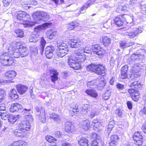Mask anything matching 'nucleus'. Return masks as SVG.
Masks as SVG:
<instances>
[{
  "mask_svg": "<svg viewBox=\"0 0 146 146\" xmlns=\"http://www.w3.org/2000/svg\"><path fill=\"white\" fill-rule=\"evenodd\" d=\"M51 80L52 82L54 83L58 79L57 76L58 73L56 70H52L50 71Z\"/></svg>",
  "mask_w": 146,
  "mask_h": 146,
  "instance_id": "nucleus-22",
  "label": "nucleus"
},
{
  "mask_svg": "<svg viewBox=\"0 0 146 146\" xmlns=\"http://www.w3.org/2000/svg\"><path fill=\"white\" fill-rule=\"evenodd\" d=\"M77 26V24L76 23L72 22L68 25L67 29L68 30H72Z\"/></svg>",
  "mask_w": 146,
  "mask_h": 146,
  "instance_id": "nucleus-43",
  "label": "nucleus"
},
{
  "mask_svg": "<svg viewBox=\"0 0 146 146\" xmlns=\"http://www.w3.org/2000/svg\"><path fill=\"white\" fill-rule=\"evenodd\" d=\"M127 77V73L125 72L121 71V78L122 79L126 78Z\"/></svg>",
  "mask_w": 146,
  "mask_h": 146,
  "instance_id": "nucleus-55",
  "label": "nucleus"
},
{
  "mask_svg": "<svg viewBox=\"0 0 146 146\" xmlns=\"http://www.w3.org/2000/svg\"><path fill=\"white\" fill-rule=\"evenodd\" d=\"M85 55L81 52L78 51L74 57H71L69 58L68 64L70 67L74 69L77 70L81 67L80 62H83L85 59Z\"/></svg>",
  "mask_w": 146,
  "mask_h": 146,
  "instance_id": "nucleus-1",
  "label": "nucleus"
},
{
  "mask_svg": "<svg viewBox=\"0 0 146 146\" xmlns=\"http://www.w3.org/2000/svg\"><path fill=\"white\" fill-rule=\"evenodd\" d=\"M14 146H25L26 145V143L21 140H19L14 142Z\"/></svg>",
  "mask_w": 146,
  "mask_h": 146,
  "instance_id": "nucleus-39",
  "label": "nucleus"
},
{
  "mask_svg": "<svg viewBox=\"0 0 146 146\" xmlns=\"http://www.w3.org/2000/svg\"><path fill=\"white\" fill-rule=\"evenodd\" d=\"M39 38V35H35L33 34L30 35L29 39V41L31 42H35L38 40Z\"/></svg>",
  "mask_w": 146,
  "mask_h": 146,
  "instance_id": "nucleus-32",
  "label": "nucleus"
},
{
  "mask_svg": "<svg viewBox=\"0 0 146 146\" xmlns=\"http://www.w3.org/2000/svg\"><path fill=\"white\" fill-rule=\"evenodd\" d=\"M65 131L68 133H71L74 131V126L72 124V123L69 121L65 122Z\"/></svg>",
  "mask_w": 146,
  "mask_h": 146,
  "instance_id": "nucleus-17",
  "label": "nucleus"
},
{
  "mask_svg": "<svg viewBox=\"0 0 146 146\" xmlns=\"http://www.w3.org/2000/svg\"><path fill=\"white\" fill-rule=\"evenodd\" d=\"M19 49L20 53V56L21 57L27 56L29 54L28 49L27 47L20 46Z\"/></svg>",
  "mask_w": 146,
  "mask_h": 146,
  "instance_id": "nucleus-20",
  "label": "nucleus"
},
{
  "mask_svg": "<svg viewBox=\"0 0 146 146\" xmlns=\"http://www.w3.org/2000/svg\"><path fill=\"white\" fill-rule=\"evenodd\" d=\"M142 32L141 28H134L133 31H131V32H125L124 33L125 35L128 36L130 38H133L137 36L139 33H141Z\"/></svg>",
  "mask_w": 146,
  "mask_h": 146,
  "instance_id": "nucleus-9",
  "label": "nucleus"
},
{
  "mask_svg": "<svg viewBox=\"0 0 146 146\" xmlns=\"http://www.w3.org/2000/svg\"><path fill=\"white\" fill-rule=\"evenodd\" d=\"M33 18L37 23L39 21H48L50 18V16L47 12L43 11L37 12L33 15Z\"/></svg>",
  "mask_w": 146,
  "mask_h": 146,
  "instance_id": "nucleus-5",
  "label": "nucleus"
},
{
  "mask_svg": "<svg viewBox=\"0 0 146 146\" xmlns=\"http://www.w3.org/2000/svg\"><path fill=\"white\" fill-rule=\"evenodd\" d=\"M86 69L88 71H92L102 76L105 75V66L97 63L91 64L87 66Z\"/></svg>",
  "mask_w": 146,
  "mask_h": 146,
  "instance_id": "nucleus-3",
  "label": "nucleus"
},
{
  "mask_svg": "<svg viewBox=\"0 0 146 146\" xmlns=\"http://www.w3.org/2000/svg\"><path fill=\"white\" fill-rule=\"evenodd\" d=\"M98 141L97 140H94L93 141L91 144V146H97L98 145Z\"/></svg>",
  "mask_w": 146,
  "mask_h": 146,
  "instance_id": "nucleus-62",
  "label": "nucleus"
},
{
  "mask_svg": "<svg viewBox=\"0 0 146 146\" xmlns=\"http://www.w3.org/2000/svg\"><path fill=\"white\" fill-rule=\"evenodd\" d=\"M110 139L111 141L117 142L118 140L119 139V137L117 135H112L110 137Z\"/></svg>",
  "mask_w": 146,
  "mask_h": 146,
  "instance_id": "nucleus-50",
  "label": "nucleus"
},
{
  "mask_svg": "<svg viewBox=\"0 0 146 146\" xmlns=\"http://www.w3.org/2000/svg\"><path fill=\"white\" fill-rule=\"evenodd\" d=\"M30 16L29 15L26 13L25 16L23 18L21 22H19L20 23L25 25V27H31L33 25L30 23L31 21V19L30 18Z\"/></svg>",
  "mask_w": 146,
  "mask_h": 146,
  "instance_id": "nucleus-13",
  "label": "nucleus"
},
{
  "mask_svg": "<svg viewBox=\"0 0 146 146\" xmlns=\"http://www.w3.org/2000/svg\"><path fill=\"white\" fill-rule=\"evenodd\" d=\"M54 50V47L52 46H48L45 49V54L46 57L48 59L51 58L52 56L53 52Z\"/></svg>",
  "mask_w": 146,
  "mask_h": 146,
  "instance_id": "nucleus-12",
  "label": "nucleus"
},
{
  "mask_svg": "<svg viewBox=\"0 0 146 146\" xmlns=\"http://www.w3.org/2000/svg\"><path fill=\"white\" fill-rule=\"evenodd\" d=\"M110 96V94L109 93H106L103 94V97L105 100L108 99Z\"/></svg>",
  "mask_w": 146,
  "mask_h": 146,
  "instance_id": "nucleus-56",
  "label": "nucleus"
},
{
  "mask_svg": "<svg viewBox=\"0 0 146 146\" xmlns=\"http://www.w3.org/2000/svg\"><path fill=\"white\" fill-rule=\"evenodd\" d=\"M88 140L86 137H82L78 141V144L80 146H88Z\"/></svg>",
  "mask_w": 146,
  "mask_h": 146,
  "instance_id": "nucleus-21",
  "label": "nucleus"
},
{
  "mask_svg": "<svg viewBox=\"0 0 146 146\" xmlns=\"http://www.w3.org/2000/svg\"><path fill=\"white\" fill-rule=\"evenodd\" d=\"M45 139L49 143H53L56 140L53 137L50 135H47L45 137Z\"/></svg>",
  "mask_w": 146,
  "mask_h": 146,
  "instance_id": "nucleus-44",
  "label": "nucleus"
},
{
  "mask_svg": "<svg viewBox=\"0 0 146 146\" xmlns=\"http://www.w3.org/2000/svg\"><path fill=\"white\" fill-rule=\"evenodd\" d=\"M121 18L117 17L113 20L115 23L119 27H120L123 25L124 21L123 19H124L125 21L127 24H130L132 22L133 20V18L131 17L126 15H121Z\"/></svg>",
  "mask_w": 146,
  "mask_h": 146,
  "instance_id": "nucleus-6",
  "label": "nucleus"
},
{
  "mask_svg": "<svg viewBox=\"0 0 146 146\" xmlns=\"http://www.w3.org/2000/svg\"><path fill=\"white\" fill-rule=\"evenodd\" d=\"M115 113L119 117H121L123 114V110L121 109H118L115 111Z\"/></svg>",
  "mask_w": 146,
  "mask_h": 146,
  "instance_id": "nucleus-51",
  "label": "nucleus"
},
{
  "mask_svg": "<svg viewBox=\"0 0 146 146\" xmlns=\"http://www.w3.org/2000/svg\"><path fill=\"white\" fill-rule=\"evenodd\" d=\"M55 136L57 137H61L62 135V133L60 131H56L54 132Z\"/></svg>",
  "mask_w": 146,
  "mask_h": 146,
  "instance_id": "nucleus-59",
  "label": "nucleus"
},
{
  "mask_svg": "<svg viewBox=\"0 0 146 146\" xmlns=\"http://www.w3.org/2000/svg\"><path fill=\"white\" fill-rule=\"evenodd\" d=\"M87 85L91 88H94L93 86H97V79L92 80V81L89 82L87 83Z\"/></svg>",
  "mask_w": 146,
  "mask_h": 146,
  "instance_id": "nucleus-45",
  "label": "nucleus"
},
{
  "mask_svg": "<svg viewBox=\"0 0 146 146\" xmlns=\"http://www.w3.org/2000/svg\"><path fill=\"white\" fill-rule=\"evenodd\" d=\"M17 120V118L15 116L10 114L8 119V121L11 123H14Z\"/></svg>",
  "mask_w": 146,
  "mask_h": 146,
  "instance_id": "nucleus-38",
  "label": "nucleus"
},
{
  "mask_svg": "<svg viewBox=\"0 0 146 146\" xmlns=\"http://www.w3.org/2000/svg\"><path fill=\"white\" fill-rule=\"evenodd\" d=\"M89 106L87 104L84 105L82 108V111L85 112L84 113L86 114L89 111V110H90V109L88 108Z\"/></svg>",
  "mask_w": 146,
  "mask_h": 146,
  "instance_id": "nucleus-48",
  "label": "nucleus"
},
{
  "mask_svg": "<svg viewBox=\"0 0 146 146\" xmlns=\"http://www.w3.org/2000/svg\"><path fill=\"white\" fill-rule=\"evenodd\" d=\"M126 44V42H122L120 43V46L121 48L123 49H124L127 48Z\"/></svg>",
  "mask_w": 146,
  "mask_h": 146,
  "instance_id": "nucleus-61",
  "label": "nucleus"
},
{
  "mask_svg": "<svg viewBox=\"0 0 146 146\" xmlns=\"http://www.w3.org/2000/svg\"><path fill=\"white\" fill-rule=\"evenodd\" d=\"M56 46L59 49L57 53L58 56L62 57L68 53V49L66 44L62 40H58L57 41Z\"/></svg>",
  "mask_w": 146,
  "mask_h": 146,
  "instance_id": "nucleus-4",
  "label": "nucleus"
},
{
  "mask_svg": "<svg viewBox=\"0 0 146 146\" xmlns=\"http://www.w3.org/2000/svg\"><path fill=\"white\" fill-rule=\"evenodd\" d=\"M22 108L21 104L19 103H15L11 104L9 110L11 112H14L17 111L19 110Z\"/></svg>",
  "mask_w": 146,
  "mask_h": 146,
  "instance_id": "nucleus-14",
  "label": "nucleus"
},
{
  "mask_svg": "<svg viewBox=\"0 0 146 146\" xmlns=\"http://www.w3.org/2000/svg\"><path fill=\"white\" fill-rule=\"evenodd\" d=\"M106 81L104 78L97 79V87H103L105 85Z\"/></svg>",
  "mask_w": 146,
  "mask_h": 146,
  "instance_id": "nucleus-27",
  "label": "nucleus"
},
{
  "mask_svg": "<svg viewBox=\"0 0 146 146\" xmlns=\"http://www.w3.org/2000/svg\"><path fill=\"white\" fill-rule=\"evenodd\" d=\"M87 113L88 114L89 118L91 119L94 118L98 114L97 112L95 109L89 110V111Z\"/></svg>",
  "mask_w": 146,
  "mask_h": 146,
  "instance_id": "nucleus-30",
  "label": "nucleus"
},
{
  "mask_svg": "<svg viewBox=\"0 0 146 146\" xmlns=\"http://www.w3.org/2000/svg\"><path fill=\"white\" fill-rule=\"evenodd\" d=\"M139 92L138 90H136L133 95L132 96V99L135 101H137L139 98Z\"/></svg>",
  "mask_w": 146,
  "mask_h": 146,
  "instance_id": "nucleus-42",
  "label": "nucleus"
},
{
  "mask_svg": "<svg viewBox=\"0 0 146 146\" xmlns=\"http://www.w3.org/2000/svg\"><path fill=\"white\" fill-rule=\"evenodd\" d=\"M50 117L57 123H59L61 122V117L58 114L52 113L50 114Z\"/></svg>",
  "mask_w": 146,
  "mask_h": 146,
  "instance_id": "nucleus-23",
  "label": "nucleus"
},
{
  "mask_svg": "<svg viewBox=\"0 0 146 146\" xmlns=\"http://www.w3.org/2000/svg\"><path fill=\"white\" fill-rule=\"evenodd\" d=\"M12 0H3L4 5L5 7H7L11 2Z\"/></svg>",
  "mask_w": 146,
  "mask_h": 146,
  "instance_id": "nucleus-53",
  "label": "nucleus"
},
{
  "mask_svg": "<svg viewBox=\"0 0 146 146\" xmlns=\"http://www.w3.org/2000/svg\"><path fill=\"white\" fill-rule=\"evenodd\" d=\"M117 88L120 90H122L124 88V85L120 84L118 83L116 85Z\"/></svg>",
  "mask_w": 146,
  "mask_h": 146,
  "instance_id": "nucleus-58",
  "label": "nucleus"
},
{
  "mask_svg": "<svg viewBox=\"0 0 146 146\" xmlns=\"http://www.w3.org/2000/svg\"><path fill=\"white\" fill-rule=\"evenodd\" d=\"M44 27L43 25H39L35 27L34 32L33 34L35 35H38V33L40 32L43 29Z\"/></svg>",
  "mask_w": 146,
  "mask_h": 146,
  "instance_id": "nucleus-36",
  "label": "nucleus"
},
{
  "mask_svg": "<svg viewBox=\"0 0 146 146\" xmlns=\"http://www.w3.org/2000/svg\"><path fill=\"white\" fill-rule=\"evenodd\" d=\"M16 87L18 92L21 95L25 93L28 89L27 86L20 84L17 85Z\"/></svg>",
  "mask_w": 146,
  "mask_h": 146,
  "instance_id": "nucleus-16",
  "label": "nucleus"
},
{
  "mask_svg": "<svg viewBox=\"0 0 146 146\" xmlns=\"http://www.w3.org/2000/svg\"><path fill=\"white\" fill-rule=\"evenodd\" d=\"M116 11L119 13H121L122 11H123L122 9V6L119 5L116 9Z\"/></svg>",
  "mask_w": 146,
  "mask_h": 146,
  "instance_id": "nucleus-63",
  "label": "nucleus"
},
{
  "mask_svg": "<svg viewBox=\"0 0 146 146\" xmlns=\"http://www.w3.org/2000/svg\"><path fill=\"white\" fill-rule=\"evenodd\" d=\"M42 112H43V115L41 116V118H40V120L43 123H45L46 122V119L44 110L42 111Z\"/></svg>",
  "mask_w": 146,
  "mask_h": 146,
  "instance_id": "nucleus-54",
  "label": "nucleus"
},
{
  "mask_svg": "<svg viewBox=\"0 0 146 146\" xmlns=\"http://www.w3.org/2000/svg\"><path fill=\"white\" fill-rule=\"evenodd\" d=\"M141 12L142 13L144 14H146V4L141 5L140 6Z\"/></svg>",
  "mask_w": 146,
  "mask_h": 146,
  "instance_id": "nucleus-49",
  "label": "nucleus"
},
{
  "mask_svg": "<svg viewBox=\"0 0 146 146\" xmlns=\"http://www.w3.org/2000/svg\"><path fill=\"white\" fill-rule=\"evenodd\" d=\"M81 127L85 130H88L90 126V123L89 120L86 119L83 120L80 122Z\"/></svg>",
  "mask_w": 146,
  "mask_h": 146,
  "instance_id": "nucleus-24",
  "label": "nucleus"
},
{
  "mask_svg": "<svg viewBox=\"0 0 146 146\" xmlns=\"http://www.w3.org/2000/svg\"><path fill=\"white\" fill-rule=\"evenodd\" d=\"M100 43H103L105 46H107L111 43V40L110 38L106 35H103L101 36L100 38Z\"/></svg>",
  "mask_w": 146,
  "mask_h": 146,
  "instance_id": "nucleus-15",
  "label": "nucleus"
},
{
  "mask_svg": "<svg viewBox=\"0 0 146 146\" xmlns=\"http://www.w3.org/2000/svg\"><path fill=\"white\" fill-rule=\"evenodd\" d=\"M113 127V125H110V124H109L108 126V134L110 132V131H111Z\"/></svg>",
  "mask_w": 146,
  "mask_h": 146,
  "instance_id": "nucleus-64",
  "label": "nucleus"
},
{
  "mask_svg": "<svg viewBox=\"0 0 146 146\" xmlns=\"http://www.w3.org/2000/svg\"><path fill=\"white\" fill-rule=\"evenodd\" d=\"M15 33L17 34V37L22 38L24 36H23V32L21 29H18L16 30Z\"/></svg>",
  "mask_w": 146,
  "mask_h": 146,
  "instance_id": "nucleus-47",
  "label": "nucleus"
},
{
  "mask_svg": "<svg viewBox=\"0 0 146 146\" xmlns=\"http://www.w3.org/2000/svg\"><path fill=\"white\" fill-rule=\"evenodd\" d=\"M25 118L26 120L24 121H26V123H29V125H31V124L33 121V119L32 115L29 113V115H26L25 114Z\"/></svg>",
  "mask_w": 146,
  "mask_h": 146,
  "instance_id": "nucleus-37",
  "label": "nucleus"
},
{
  "mask_svg": "<svg viewBox=\"0 0 146 146\" xmlns=\"http://www.w3.org/2000/svg\"><path fill=\"white\" fill-rule=\"evenodd\" d=\"M26 13L25 12H19L17 15V20L21 22L24 17L25 16Z\"/></svg>",
  "mask_w": 146,
  "mask_h": 146,
  "instance_id": "nucleus-34",
  "label": "nucleus"
},
{
  "mask_svg": "<svg viewBox=\"0 0 146 146\" xmlns=\"http://www.w3.org/2000/svg\"><path fill=\"white\" fill-rule=\"evenodd\" d=\"M136 90H134L133 89H129L128 90V92L132 96L133 95L134 92Z\"/></svg>",
  "mask_w": 146,
  "mask_h": 146,
  "instance_id": "nucleus-60",
  "label": "nucleus"
},
{
  "mask_svg": "<svg viewBox=\"0 0 146 146\" xmlns=\"http://www.w3.org/2000/svg\"><path fill=\"white\" fill-rule=\"evenodd\" d=\"M142 67V65L140 64L135 63L131 67V71L133 73H137L140 71Z\"/></svg>",
  "mask_w": 146,
  "mask_h": 146,
  "instance_id": "nucleus-18",
  "label": "nucleus"
},
{
  "mask_svg": "<svg viewBox=\"0 0 146 146\" xmlns=\"http://www.w3.org/2000/svg\"><path fill=\"white\" fill-rule=\"evenodd\" d=\"M131 87H133L136 88H139L141 87L142 85L140 82L135 81L131 84L130 85Z\"/></svg>",
  "mask_w": 146,
  "mask_h": 146,
  "instance_id": "nucleus-35",
  "label": "nucleus"
},
{
  "mask_svg": "<svg viewBox=\"0 0 146 146\" xmlns=\"http://www.w3.org/2000/svg\"><path fill=\"white\" fill-rule=\"evenodd\" d=\"M81 52L83 53H85L87 54H91L92 53V50L89 49L88 48H85L83 50H82Z\"/></svg>",
  "mask_w": 146,
  "mask_h": 146,
  "instance_id": "nucleus-52",
  "label": "nucleus"
},
{
  "mask_svg": "<svg viewBox=\"0 0 146 146\" xmlns=\"http://www.w3.org/2000/svg\"><path fill=\"white\" fill-rule=\"evenodd\" d=\"M143 137L141 133L139 132H135L133 137L135 143L136 145L140 146L142 145L143 142Z\"/></svg>",
  "mask_w": 146,
  "mask_h": 146,
  "instance_id": "nucleus-10",
  "label": "nucleus"
},
{
  "mask_svg": "<svg viewBox=\"0 0 146 146\" xmlns=\"http://www.w3.org/2000/svg\"><path fill=\"white\" fill-rule=\"evenodd\" d=\"M56 33V31L49 29L46 32L47 37L48 39H50L54 38Z\"/></svg>",
  "mask_w": 146,
  "mask_h": 146,
  "instance_id": "nucleus-25",
  "label": "nucleus"
},
{
  "mask_svg": "<svg viewBox=\"0 0 146 146\" xmlns=\"http://www.w3.org/2000/svg\"><path fill=\"white\" fill-rule=\"evenodd\" d=\"M143 55L140 54H133L131 56L130 58L132 60H135L143 58Z\"/></svg>",
  "mask_w": 146,
  "mask_h": 146,
  "instance_id": "nucleus-33",
  "label": "nucleus"
},
{
  "mask_svg": "<svg viewBox=\"0 0 146 146\" xmlns=\"http://www.w3.org/2000/svg\"><path fill=\"white\" fill-rule=\"evenodd\" d=\"M1 63L3 66H8L12 65L14 60L10 58L9 54L7 52L3 53L1 56Z\"/></svg>",
  "mask_w": 146,
  "mask_h": 146,
  "instance_id": "nucleus-7",
  "label": "nucleus"
},
{
  "mask_svg": "<svg viewBox=\"0 0 146 146\" xmlns=\"http://www.w3.org/2000/svg\"><path fill=\"white\" fill-rule=\"evenodd\" d=\"M0 116L1 119L4 120L8 119L10 114L7 112H0Z\"/></svg>",
  "mask_w": 146,
  "mask_h": 146,
  "instance_id": "nucleus-40",
  "label": "nucleus"
},
{
  "mask_svg": "<svg viewBox=\"0 0 146 146\" xmlns=\"http://www.w3.org/2000/svg\"><path fill=\"white\" fill-rule=\"evenodd\" d=\"M96 1V0H89L88 1L87 3L85 4L83 7L81 8L80 11H83L84 10H85L87 8L93 4Z\"/></svg>",
  "mask_w": 146,
  "mask_h": 146,
  "instance_id": "nucleus-29",
  "label": "nucleus"
},
{
  "mask_svg": "<svg viewBox=\"0 0 146 146\" xmlns=\"http://www.w3.org/2000/svg\"><path fill=\"white\" fill-rule=\"evenodd\" d=\"M92 48L94 53L101 57L105 53V50L98 44L93 45Z\"/></svg>",
  "mask_w": 146,
  "mask_h": 146,
  "instance_id": "nucleus-8",
  "label": "nucleus"
},
{
  "mask_svg": "<svg viewBox=\"0 0 146 146\" xmlns=\"http://www.w3.org/2000/svg\"><path fill=\"white\" fill-rule=\"evenodd\" d=\"M30 128L29 123L23 121L17 124V129L13 131V133L17 136L23 137L26 135L25 131L29 130Z\"/></svg>",
  "mask_w": 146,
  "mask_h": 146,
  "instance_id": "nucleus-2",
  "label": "nucleus"
},
{
  "mask_svg": "<svg viewBox=\"0 0 146 146\" xmlns=\"http://www.w3.org/2000/svg\"><path fill=\"white\" fill-rule=\"evenodd\" d=\"M17 75L16 72L14 70L9 71L5 73V76L7 78L9 79L8 83H13L14 82L11 80H13Z\"/></svg>",
  "mask_w": 146,
  "mask_h": 146,
  "instance_id": "nucleus-11",
  "label": "nucleus"
},
{
  "mask_svg": "<svg viewBox=\"0 0 146 146\" xmlns=\"http://www.w3.org/2000/svg\"><path fill=\"white\" fill-rule=\"evenodd\" d=\"M85 92L88 95L94 98H96L98 96L96 91L92 89L86 90Z\"/></svg>",
  "mask_w": 146,
  "mask_h": 146,
  "instance_id": "nucleus-26",
  "label": "nucleus"
},
{
  "mask_svg": "<svg viewBox=\"0 0 146 146\" xmlns=\"http://www.w3.org/2000/svg\"><path fill=\"white\" fill-rule=\"evenodd\" d=\"M11 55L13 56V57L15 58H18L20 56V53L19 48H17L12 51V52L10 53Z\"/></svg>",
  "mask_w": 146,
  "mask_h": 146,
  "instance_id": "nucleus-31",
  "label": "nucleus"
},
{
  "mask_svg": "<svg viewBox=\"0 0 146 146\" xmlns=\"http://www.w3.org/2000/svg\"><path fill=\"white\" fill-rule=\"evenodd\" d=\"M128 69V66L127 65H125L123 66L121 69V71L125 72L126 73L127 72Z\"/></svg>",
  "mask_w": 146,
  "mask_h": 146,
  "instance_id": "nucleus-57",
  "label": "nucleus"
},
{
  "mask_svg": "<svg viewBox=\"0 0 146 146\" xmlns=\"http://www.w3.org/2000/svg\"><path fill=\"white\" fill-rule=\"evenodd\" d=\"M46 41L43 38H42L40 42V54H42L43 52L44 49L45 44H46Z\"/></svg>",
  "mask_w": 146,
  "mask_h": 146,
  "instance_id": "nucleus-41",
  "label": "nucleus"
},
{
  "mask_svg": "<svg viewBox=\"0 0 146 146\" xmlns=\"http://www.w3.org/2000/svg\"><path fill=\"white\" fill-rule=\"evenodd\" d=\"M82 43L81 40L79 39H71L70 46L72 48H78L80 46Z\"/></svg>",
  "mask_w": 146,
  "mask_h": 146,
  "instance_id": "nucleus-19",
  "label": "nucleus"
},
{
  "mask_svg": "<svg viewBox=\"0 0 146 146\" xmlns=\"http://www.w3.org/2000/svg\"><path fill=\"white\" fill-rule=\"evenodd\" d=\"M9 97L13 100L17 99L19 97V96L15 89H13L11 90L9 93Z\"/></svg>",
  "mask_w": 146,
  "mask_h": 146,
  "instance_id": "nucleus-28",
  "label": "nucleus"
},
{
  "mask_svg": "<svg viewBox=\"0 0 146 146\" xmlns=\"http://www.w3.org/2000/svg\"><path fill=\"white\" fill-rule=\"evenodd\" d=\"M6 95L5 91L3 89H0V103L4 99Z\"/></svg>",
  "mask_w": 146,
  "mask_h": 146,
  "instance_id": "nucleus-46",
  "label": "nucleus"
}]
</instances>
